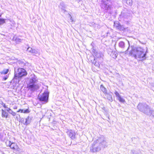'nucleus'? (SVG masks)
Instances as JSON below:
<instances>
[{"label":"nucleus","instance_id":"obj_12","mask_svg":"<svg viewBox=\"0 0 154 154\" xmlns=\"http://www.w3.org/2000/svg\"><path fill=\"white\" fill-rule=\"evenodd\" d=\"M123 1H125L127 4L131 5L132 4V0H122Z\"/></svg>","mask_w":154,"mask_h":154},{"label":"nucleus","instance_id":"obj_9","mask_svg":"<svg viewBox=\"0 0 154 154\" xmlns=\"http://www.w3.org/2000/svg\"><path fill=\"white\" fill-rule=\"evenodd\" d=\"M27 50L31 54H35L36 52L35 49L30 47H28Z\"/></svg>","mask_w":154,"mask_h":154},{"label":"nucleus","instance_id":"obj_4","mask_svg":"<svg viewBox=\"0 0 154 154\" xmlns=\"http://www.w3.org/2000/svg\"><path fill=\"white\" fill-rule=\"evenodd\" d=\"M48 98V93L47 92H44L39 97V100L42 101L47 102Z\"/></svg>","mask_w":154,"mask_h":154},{"label":"nucleus","instance_id":"obj_14","mask_svg":"<svg viewBox=\"0 0 154 154\" xmlns=\"http://www.w3.org/2000/svg\"><path fill=\"white\" fill-rule=\"evenodd\" d=\"M5 23V19L0 18V25Z\"/></svg>","mask_w":154,"mask_h":154},{"label":"nucleus","instance_id":"obj_7","mask_svg":"<svg viewBox=\"0 0 154 154\" xmlns=\"http://www.w3.org/2000/svg\"><path fill=\"white\" fill-rule=\"evenodd\" d=\"M1 111V115L2 117L5 119H7V118H8L9 116V114L8 113L3 109H2Z\"/></svg>","mask_w":154,"mask_h":154},{"label":"nucleus","instance_id":"obj_21","mask_svg":"<svg viewBox=\"0 0 154 154\" xmlns=\"http://www.w3.org/2000/svg\"><path fill=\"white\" fill-rule=\"evenodd\" d=\"M13 109H17V106H15V107H14Z\"/></svg>","mask_w":154,"mask_h":154},{"label":"nucleus","instance_id":"obj_8","mask_svg":"<svg viewBox=\"0 0 154 154\" xmlns=\"http://www.w3.org/2000/svg\"><path fill=\"white\" fill-rule=\"evenodd\" d=\"M30 111L29 108L24 110L22 109H20L17 111V112H20V113H28Z\"/></svg>","mask_w":154,"mask_h":154},{"label":"nucleus","instance_id":"obj_1","mask_svg":"<svg viewBox=\"0 0 154 154\" xmlns=\"http://www.w3.org/2000/svg\"><path fill=\"white\" fill-rule=\"evenodd\" d=\"M129 56L133 57L135 58L138 57L140 59H145L146 53L144 50L140 47L132 49L130 51Z\"/></svg>","mask_w":154,"mask_h":154},{"label":"nucleus","instance_id":"obj_20","mask_svg":"<svg viewBox=\"0 0 154 154\" xmlns=\"http://www.w3.org/2000/svg\"><path fill=\"white\" fill-rule=\"evenodd\" d=\"M8 77L6 76V77H5L3 78V80H7L8 79Z\"/></svg>","mask_w":154,"mask_h":154},{"label":"nucleus","instance_id":"obj_3","mask_svg":"<svg viewBox=\"0 0 154 154\" xmlns=\"http://www.w3.org/2000/svg\"><path fill=\"white\" fill-rule=\"evenodd\" d=\"M33 77L30 79L29 84L27 85V88L29 89H34L36 87V85L35 83L37 82V79L34 74H33Z\"/></svg>","mask_w":154,"mask_h":154},{"label":"nucleus","instance_id":"obj_13","mask_svg":"<svg viewBox=\"0 0 154 154\" xmlns=\"http://www.w3.org/2000/svg\"><path fill=\"white\" fill-rule=\"evenodd\" d=\"M7 111L8 112H9V111H11V114L13 116H16V112H15L13 111L10 108H8V109H7Z\"/></svg>","mask_w":154,"mask_h":154},{"label":"nucleus","instance_id":"obj_16","mask_svg":"<svg viewBox=\"0 0 154 154\" xmlns=\"http://www.w3.org/2000/svg\"><path fill=\"white\" fill-rule=\"evenodd\" d=\"M116 27L117 29L121 30L122 28V26L120 24H119L116 26Z\"/></svg>","mask_w":154,"mask_h":154},{"label":"nucleus","instance_id":"obj_2","mask_svg":"<svg viewBox=\"0 0 154 154\" xmlns=\"http://www.w3.org/2000/svg\"><path fill=\"white\" fill-rule=\"evenodd\" d=\"M28 74L27 71L24 68H19L17 69V71L14 73V79H21L26 76Z\"/></svg>","mask_w":154,"mask_h":154},{"label":"nucleus","instance_id":"obj_22","mask_svg":"<svg viewBox=\"0 0 154 154\" xmlns=\"http://www.w3.org/2000/svg\"><path fill=\"white\" fill-rule=\"evenodd\" d=\"M116 57H117V56H116L115 58H116Z\"/></svg>","mask_w":154,"mask_h":154},{"label":"nucleus","instance_id":"obj_23","mask_svg":"<svg viewBox=\"0 0 154 154\" xmlns=\"http://www.w3.org/2000/svg\"><path fill=\"white\" fill-rule=\"evenodd\" d=\"M106 0V1H108L109 0Z\"/></svg>","mask_w":154,"mask_h":154},{"label":"nucleus","instance_id":"obj_6","mask_svg":"<svg viewBox=\"0 0 154 154\" xmlns=\"http://www.w3.org/2000/svg\"><path fill=\"white\" fill-rule=\"evenodd\" d=\"M69 137L72 139H74L75 138V132L72 130H70L67 132Z\"/></svg>","mask_w":154,"mask_h":154},{"label":"nucleus","instance_id":"obj_10","mask_svg":"<svg viewBox=\"0 0 154 154\" xmlns=\"http://www.w3.org/2000/svg\"><path fill=\"white\" fill-rule=\"evenodd\" d=\"M100 88L101 91L105 94L107 93L106 89L102 85H100Z\"/></svg>","mask_w":154,"mask_h":154},{"label":"nucleus","instance_id":"obj_18","mask_svg":"<svg viewBox=\"0 0 154 154\" xmlns=\"http://www.w3.org/2000/svg\"><path fill=\"white\" fill-rule=\"evenodd\" d=\"M2 106H3L4 108H7V106H6V105L5 104V103H2Z\"/></svg>","mask_w":154,"mask_h":154},{"label":"nucleus","instance_id":"obj_19","mask_svg":"<svg viewBox=\"0 0 154 154\" xmlns=\"http://www.w3.org/2000/svg\"><path fill=\"white\" fill-rule=\"evenodd\" d=\"M124 43L123 42H121L119 43V45H124Z\"/></svg>","mask_w":154,"mask_h":154},{"label":"nucleus","instance_id":"obj_17","mask_svg":"<svg viewBox=\"0 0 154 154\" xmlns=\"http://www.w3.org/2000/svg\"><path fill=\"white\" fill-rule=\"evenodd\" d=\"M115 94H116V96L118 98L120 96V95L118 93V92L116 91L115 92Z\"/></svg>","mask_w":154,"mask_h":154},{"label":"nucleus","instance_id":"obj_5","mask_svg":"<svg viewBox=\"0 0 154 154\" xmlns=\"http://www.w3.org/2000/svg\"><path fill=\"white\" fill-rule=\"evenodd\" d=\"M10 147L11 149L14 151L18 150L19 148L18 146L15 143H12L10 145Z\"/></svg>","mask_w":154,"mask_h":154},{"label":"nucleus","instance_id":"obj_15","mask_svg":"<svg viewBox=\"0 0 154 154\" xmlns=\"http://www.w3.org/2000/svg\"><path fill=\"white\" fill-rule=\"evenodd\" d=\"M118 99L121 102L124 103L125 102V100L123 99L121 96L118 97Z\"/></svg>","mask_w":154,"mask_h":154},{"label":"nucleus","instance_id":"obj_11","mask_svg":"<svg viewBox=\"0 0 154 154\" xmlns=\"http://www.w3.org/2000/svg\"><path fill=\"white\" fill-rule=\"evenodd\" d=\"M8 69H4L2 71L0 72V73L1 75H5L8 72Z\"/></svg>","mask_w":154,"mask_h":154}]
</instances>
